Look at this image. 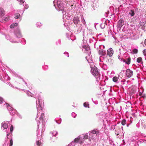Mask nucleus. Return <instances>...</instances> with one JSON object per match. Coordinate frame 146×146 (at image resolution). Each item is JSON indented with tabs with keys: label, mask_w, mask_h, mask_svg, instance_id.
<instances>
[{
	"label": "nucleus",
	"mask_w": 146,
	"mask_h": 146,
	"mask_svg": "<svg viewBox=\"0 0 146 146\" xmlns=\"http://www.w3.org/2000/svg\"><path fill=\"white\" fill-rule=\"evenodd\" d=\"M99 133V131L97 129L93 130L90 133V136L89 137V139L90 140H91V139H94L93 137V134H96L97 135Z\"/></svg>",
	"instance_id": "obj_1"
},
{
	"label": "nucleus",
	"mask_w": 146,
	"mask_h": 146,
	"mask_svg": "<svg viewBox=\"0 0 146 146\" xmlns=\"http://www.w3.org/2000/svg\"><path fill=\"white\" fill-rule=\"evenodd\" d=\"M113 49L110 48L108 49L107 50V55L109 56L110 57L113 54Z\"/></svg>",
	"instance_id": "obj_2"
},
{
	"label": "nucleus",
	"mask_w": 146,
	"mask_h": 146,
	"mask_svg": "<svg viewBox=\"0 0 146 146\" xmlns=\"http://www.w3.org/2000/svg\"><path fill=\"white\" fill-rule=\"evenodd\" d=\"M91 71L92 73H98V70L97 68L95 66L91 67Z\"/></svg>",
	"instance_id": "obj_3"
},
{
	"label": "nucleus",
	"mask_w": 146,
	"mask_h": 146,
	"mask_svg": "<svg viewBox=\"0 0 146 146\" xmlns=\"http://www.w3.org/2000/svg\"><path fill=\"white\" fill-rule=\"evenodd\" d=\"M5 11L3 8L0 9V17H1L5 15Z\"/></svg>",
	"instance_id": "obj_4"
},
{
	"label": "nucleus",
	"mask_w": 146,
	"mask_h": 146,
	"mask_svg": "<svg viewBox=\"0 0 146 146\" xmlns=\"http://www.w3.org/2000/svg\"><path fill=\"white\" fill-rule=\"evenodd\" d=\"M124 24V22L122 20H120L118 22V25L119 27H121Z\"/></svg>",
	"instance_id": "obj_5"
},
{
	"label": "nucleus",
	"mask_w": 146,
	"mask_h": 146,
	"mask_svg": "<svg viewBox=\"0 0 146 146\" xmlns=\"http://www.w3.org/2000/svg\"><path fill=\"white\" fill-rule=\"evenodd\" d=\"M131 62V58L130 57L128 58L126 60H124V62H125L126 64H130Z\"/></svg>",
	"instance_id": "obj_6"
},
{
	"label": "nucleus",
	"mask_w": 146,
	"mask_h": 146,
	"mask_svg": "<svg viewBox=\"0 0 146 146\" xmlns=\"http://www.w3.org/2000/svg\"><path fill=\"white\" fill-rule=\"evenodd\" d=\"M99 53L100 55L104 56L105 55L106 53L102 49H101L99 50Z\"/></svg>",
	"instance_id": "obj_7"
},
{
	"label": "nucleus",
	"mask_w": 146,
	"mask_h": 146,
	"mask_svg": "<svg viewBox=\"0 0 146 146\" xmlns=\"http://www.w3.org/2000/svg\"><path fill=\"white\" fill-rule=\"evenodd\" d=\"M1 127H3V129H6L7 128L8 125L7 123H2L1 124Z\"/></svg>",
	"instance_id": "obj_8"
},
{
	"label": "nucleus",
	"mask_w": 146,
	"mask_h": 146,
	"mask_svg": "<svg viewBox=\"0 0 146 146\" xmlns=\"http://www.w3.org/2000/svg\"><path fill=\"white\" fill-rule=\"evenodd\" d=\"M79 21V19L77 17H74L73 19V21L75 24L77 23Z\"/></svg>",
	"instance_id": "obj_9"
},
{
	"label": "nucleus",
	"mask_w": 146,
	"mask_h": 146,
	"mask_svg": "<svg viewBox=\"0 0 146 146\" xmlns=\"http://www.w3.org/2000/svg\"><path fill=\"white\" fill-rule=\"evenodd\" d=\"M120 76L118 75V77L114 76L113 78V81L114 82H116L117 81L119 77Z\"/></svg>",
	"instance_id": "obj_10"
},
{
	"label": "nucleus",
	"mask_w": 146,
	"mask_h": 146,
	"mask_svg": "<svg viewBox=\"0 0 146 146\" xmlns=\"http://www.w3.org/2000/svg\"><path fill=\"white\" fill-rule=\"evenodd\" d=\"M74 142L76 143H77L78 142H79L80 143H83L82 141H80V138H75L74 140Z\"/></svg>",
	"instance_id": "obj_11"
},
{
	"label": "nucleus",
	"mask_w": 146,
	"mask_h": 146,
	"mask_svg": "<svg viewBox=\"0 0 146 146\" xmlns=\"http://www.w3.org/2000/svg\"><path fill=\"white\" fill-rule=\"evenodd\" d=\"M18 25V24L17 23H13L10 26V27L11 28H13L15 26H17Z\"/></svg>",
	"instance_id": "obj_12"
},
{
	"label": "nucleus",
	"mask_w": 146,
	"mask_h": 146,
	"mask_svg": "<svg viewBox=\"0 0 146 146\" xmlns=\"http://www.w3.org/2000/svg\"><path fill=\"white\" fill-rule=\"evenodd\" d=\"M89 104L87 102H85L84 104V106L85 107L87 108L88 107V108H89Z\"/></svg>",
	"instance_id": "obj_13"
},
{
	"label": "nucleus",
	"mask_w": 146,
	"mask_h": 146,
	"mask_svg": "<svg viewBox=\"0 0 146 146\" xmlns=\"http://www.w3.org/2000/svg\"><path fill=\"white\" fill-rule=\"evenodd\" d=\"M129 14L131 15V16H133L135 14L134 10H131L129 13Z\"/></svg>",
	"instance_id": "obj_14"
},
{
	"label": "nucleus",
	"mask_w": 146,
	"mask_h": 146,
	"mask_svg": "<svg viewBox=\"0 0 146 146\" xmlns=\"http://www.w3.org/2000/svg\"><path fill=\"white\" fill-rule=\"evenodd\" d=\"M20 17V15L18 13L15 14L14 15V17L17 19H18Z\"/></svg>",
	"instance_id": "obj_15"
},
{
	"label": "nucleus",
	"mask_w": 146,
	"mask_h": 146,
	"mask_svg": "<svg viewBox=\"0 0 146 146\" xmlns=\"http://www.w3.org/2000/svg\"><path fill=\"white\" fill-rule=\"evenodd\" d=\"M142 60V58L141 57H139L137 58V61L138 63H140Z\"/></svg>",
	"instance_id": "obj_16"
},
{
	"label": "nucleus",
	"mask_w": 146,
	"mask_h": 146,
	"mask_svg": "<svg viewBox=\"0 0 146 146\" xmlns=\"http://www.w3.org/2000/svg\"><path fill=\"white\" fill-rule=\"evenodd\" d=\"M126 120L125 119H124L122 120L121 122V124L122 125H124L126 124Z\"/></svg>",
	"instance_id": "obj_17"
},
{
	"label": "nucleus",
	"mask_w": 146,
	"mask_h": 146,
	"mask_svg": "<svg viewBox=\"0 0 146 146\" xmlns=\"http://www.w3.org/2000/svg\"><path fill=\"white\" fill-rule=\"evenodd\" d=\"M126 73H132L133 72L130 69H128L126 70Z\"/></svg>",
	"instance_id": "obj_18"
},
{
	"label": "nucleus",
	"mask_w": 146,
	"mask_h": 146,
	"mask_svg": "<svg viewBox=\"0 0 146 146\" xmlns=\"http://www.w3.org/2000/svg\"><path fill=\"white\" fill-rule=\"evenodd\" d=\"M133 75V74H126V76L128 78L131 77Z\"/></svg>",
	"instance_id": "obj_19"
},
{
	"label": "nucleus",
	"mask_w": 146,
	"mask_h": 146,
	"mask_svg": "<svg viewBox=\"0 0 146 146\" xmlns=\"http://www.w3.org/2000/svg\"><path fill=\"white\" fill-rule=\"evenodd\" d=\"M13 144V141L12 139H11L10 140L9 146H12Z\"/></svg>",
	"instance_id": "obj_20"
},
{
	"label": "nucleus",
	"mask_w": 146,
	"mask_h": 146,
	"mask_svg": "<svg viewBox=\"0 0 146 146\" xmlns=\"http://www.w3.org/2000/svg\"><path fill=\"white\" fill-rule=\"evenodd\" d=\"M133 52L135 54H137L138 52L137 49H135L133 50Z\"/></svg>",
	"instance_id": "obj_21"
},
{
	"label": "nucleus",
	"mask_w": 146,
	"mask_h": 146,
	"mask_svg": "<svg viewBox=\"0 0 146 146\" xmlns=\"http://www.w3.org/2000/svg\"><path fill=\"white\" fill-rule=\"evenodd\" d=\"M143 53L144 56H146V49H144L143 51Z\"/></svg>",
	"instance_id": "obj_22"
},
{
	"label": "nucleus",
	"mask_w": 146,
	"mask_h": 146,
	"mask_svg": "<svg viewBox=\"0 0 146 146\" xmlns=\"http://www.w3.org/2000/svg\"><path fill=\"white\" fill-rule=\"evenodd\" d=\"M84 138L87 139L88 138V135L87 134H86L84 136Z\"/></svg>",
	"instance_id": "obj_23"
},
{
	"label": "nucleus",
	"mask_w": 146,
	"mask_h": 146,
	"mask_svg": "<svg viewBox=\"0 0 146 146\" xmlns=\"http://www.w3.org/2000/svg\"><path fill=\"white\" fill-rule=\"evenodd\" d=\"M44 117V114L43 113L41 114V116L40 117V119H43Z\"/></svg>",
	"instance_id": "obj_24"
},
{
	"label": "nucleus",
	"mask_w": 146,
	"mask_h": 146,
	"mask_svg": "<svg viewBox=\"0 0 146 146\" xmlns=\"http://www.w3.org/2000/svg\"><path fill=\"white\" fill-rule=\"evenodd\" d=\"M13 125H11L10 127V131L11 132H12L13 130Z\"/></svg>",
	"instance_id": "obj_25"
},
{
	"label": "nucleus",
	"mask_w": 146,
	"mask_h": 146,
	"mask_svg": "<svg viewBox=\"0 0 146 146\" xmlns=\"http://www.w3.org/2000/svg\"><path fill=\"white\" fill-rule=\"evenodd\" d=\"M37 24L38 25H37L38 27H40L42 26L41 23L39 22H38L37 23Z\"/></svg>",
	"instance_id": "obj_26"
},
{
	"label": "nucleus",
	"mask_w": 146,
	"mask_h": 146,
	"mask_svg": "<svg viewBox=\"0 0 146 146\" xmlns=\"http://www.w3.org/2000/svg\"><path fill=\"white\" fill-rule=\"evenodd\" d=\"M10 17H6L4 19V20L5 21H8L9 19V18H10Z\"/></svg>",
	"instance_id": "obj_27"
},
{
	"label": "nucleus",
	"mask_w": 146,
	"mask_h": 146,
	"mask_svg": "<svg viewBox=\"0 0 146 146\" xmlns=\"http://www.w3.org/2000/svg\"><path fill=\"white\" fill-rule=\"evenodd\" d=\"M40 143H41L40 142H39V141H38L36 142L37 145L38 146H40Z\"/></svg>",
	"instance_id": "obj_28"
},
{
	"label": "nucleus",
	"mask_w": 146,
	"mask_h": 146,
	"mask_svg": "<svg viewBox=\"0 0 146 146\" xmlns=\"http://www.w3.org/2000/svg\"><path fill=\"white\" fill-rule=\"evenodd\" d=\"M18 1H19V2H20L21 3L23 4V3H24V2L23 1V0H17Z\"/></svg>",
	"instance_id": "obj_29"
},
{
	"label": "nucleus",
	"mask_w": 146,
	"mask_h": 146,
	"mask_svg": "<svg viewBox=\"0 0 146 146\" xmlns=\"http://www.w3.org/2000/svg\"><path fill=\"white\" fill-rule=\"evenodd\" d=\"M2 102V99L1 98H0V104H1Z\"/></svg>",
	"instance_id": "obj_30"
},
{
	"label": "nucleus",
	"mask_w": 146,
	"mask_h": 146,
	"mask_svg": "<svg viewBox=\"0 0 146 146\" xmlns=\"http://www.w3.org/2000/svg\"><path fill=\"white\" fill-rule=\"evenodd\" d=\"M98 74H94L93 75L94 76H95L96 75H98Z\"/></svg>",
	"instance_id": "obj_31"
},
{
	"label": "nucleus",
	"mask_w": 146,
	"mask_h": 146,
	"mask_svg": "<svg viewBox=\"0 0 146 146\" xmlns=\"http://www.w3.org/2000/svg\"><path fill=\"white\" fill-rule=\"evenodd\" d=\"M9 135V133H8V134H7V136H8Z\"/></svg>",
	"instance_id": "obj_32"
},
{
	"label": "nucleus",
	"mask_w": 146,
	"mask_h": 146,
	"mask_svg": "<svg viewBox=\"0 0 146 146\" xmlns=\"http://www.w3.org/2000/svg\"><path fill=\"white\" fill-rule=\"evenodd\" d=\"M94 7V6H93V8L94 9H95V8Z\"/></svg>",
	"instance_id": "obj_33"
},
{
	"label": "nucleus",
	"mask_w": 146,
	"mask_h": 146,
	"mask_svg": "<svg viewBox=\"0 0 146 146\" xmlns=\"http://www.w3.org/2000/svg\"><path fill=\"white\" fill-rule=\"evenodd\" d=\"M119 57H120V56H118V58H119Z\"/></svg>",
	"instance_id": "obj_34"
},
{
	"label": "nucleus",
	"mask_w": 146,
	"mask_h": 146,
	"mask_svg": "<svg viewBox=\"0 0 146 146\" xmlns=\"http://www.w3.org/2000/svg\"><path fill=\"white\" fill-rule=\"evenodd\" d=\"M119 57H120V56H118V58H119Z\"/></svg>",
	"instance_id": "obj_35"
},
{
	"label": "nucleus",
	"mask_w": 146,
	"mask_h": 146,
	"mask_svg": "<svg viewBox=\"0 0 146 146\" xmlns=\"http://www.w3.org/2000/svg\"><path fill=\"white\" fill-rule=\"evenodd\" d=\"M119 57H120V56H118V58H119Z\"/></svg>",
	"instance_id": "obj_36"
}]
</instances>
